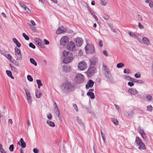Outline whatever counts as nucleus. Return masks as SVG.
Segmentation results:
<instances>
[{
  "mask_svg": "<svg viewBox=\"0 0 153 153\" xmlns=\"http://www.w3.org/2000/svg\"><path fill=\"white\" fill-rule=\"evenodd\" d=\"M73 84L69 82H65L62 85V90L64 93H70L74 90Z\"/></svg>",
  "mask_w": 153,
  "mask_h": 153,
  "instance_id": "obj_1",
  "label": "nucleus"
},
{
  "mask_svg": "<svg viewBox=\"0 0 153 153\" xmlns=\"http://www.w3.org/2000/svg\"><path fill=\"white\" fill-rule=\"evenodd\" d=\"M63 55L65 58L63 60V63L67 64L73 61L74 58L72 53H70L66 51H64L63 53Z\"/></svg>",
  "mask_w": 153,
  "mask_h": 153,
  "instance_id": "obj_2",
  "label": "nucleus"
},
{
  "mask_svg": "<svg viewBox=\"0 0 153 153\" xmlns=\"http://www.w3.org/2000/svg\"><path fill=\"white\" fill-rule=\"evenodd\" d=\"M84 76L82 74L76 75L74 79V82L77 84H81L83 82L84 80Z\"/></svg>",
  "mask_w": 153,
  "mask_h": 153,
  "instance_id": "obj_3",
  "label": "nucleus"
},
{
  "mask_svg": "<svg viewBox=\"0 0 153 153\" xmlns=\"http://www.w3.org/2000/svg\"><path fill=\"white\" fill-rule=\"evenodd\" d=\"M85 49L87 53L88 54L93 53L95 51L94 46L91 44H88L85 48Z\"/></svg>",
  "mask_w": 153,
  "mask_h": 153,
  "instance_id": "obj_4",
  "label": "nucleus"
},
{
  "mask_svg": "<svg viewBox=\"0 0 153 153\" xmlns=\"http://www.w3.org/2000/svg\"><path fill=\"white\" fill-rule=\"evenodd\" d=\"M136 142L137 144L139 146L138 149L140 150L143 149H145L146 148L145 144L141 141L140 139L138 137H136Z\"/></svg>",
  "mask_w": 153,
  "mask_h": 153,
  "instance_id": "obj_5",
  "label": "nucleus"
},
{
  "mask_svg": "<svg viewBox=\"0 0 153 153\" xmlns=\"http://www.w3.org/2000/svg\"><path fill=\"white\" fill-rule=\"evenodd\" d=\"M87 68V64L84 61L80 62L78 65V69L80 71H83Z\"/></svg>",
  "mask_w": 153,
  "mask_h": 153,
  "instance_id": "obj_6",
  "label": "nucleus"
},
{
  "mask_svg": "<svg viewBox=\"0 0 153 153\" xmlns=\"http://www.w3.org/2000/svg\"><path fill=\"white\" fill-rule=\"evenodd\" d=\"M15 53L16 56V59L17 60H21L22 59V57L20 50L16 47L15 48Z\"/></svg>",
  "mask_w": 153,
  "mask_h": 153,
  "instance_id": "obj_7",
  "label": "nucleus"
},
{
  "mask_svg": "<svg viewBox=\"0 0 153 153\" xmlns=\"http://www.w3.org/2000/svg\"><path fill=\"white\" fill-rule=\"evenodd\" d=\"M134 112L131 109L126 110L125 111L124 115L127 118L130 119L133 117Z\"/></svg>",
  "mask_w": 153,
  "mask_h": 153,
  "instance_id": "obj_8",
  "label": "nucleus"
},
{
  "mask_svg": "<svg viewBox=\"0 0 153 153\" xmlns=\"http://www.w3.org/2000/svg\"><path fill=\"white\" fill-rule=\"evenodd\" d=\"M68 38L67 36H63L60 39V44L63 46L66 45L68 42Z\"/></svg>",
  "mask_w": 153,
  "mask_h": 153,
  "instance_id": "obj_9",
  "label": "nucleus"
},
{
  "mask_svg": "<svg viewBox=\"0 0 153 153\" xmlns=\"http://www.w3.org/2000/svg\"><path fill=\"white\" fill-rule=\"evenodd\" d=\"M105 77L107 78L109 82L112 83L113 82V79L110 72L108 71L104 72Z\"/></svg>",
  "mask_w": 153,
  "mask_h": 153,
  "instance_id": "obj_10",
  "label": "nucleus"
},
{
  "mask_svg": "<svg viewBox=\"0 0 153 153\" xmlns=\"http://www.w3.org/2000/svg\"><path fill=\"white\" fill-rule=\"evenodd\" d=\"M25 91L28 103L29 104H31L32 102V99L30 91L27 89H25Z\"/></svg>",
  "mask_w": 153,
  "mask_h": 153,
  "instance_id": "obj_11",
  "label": "nucleus"
},
{
  "mask_svg": "<svg viewBox=\"0 0 153 153\" xmlns=\"http://www.w3.org/2000/svg\"><path fill=\"white\" fill-rule=\"evenodd\" d=\"M67 48L69 50L74 51L75 50L76 46L74 42L71 41L68 43Z\"/></svg>",
  "mask_w": 153,
  "mask_h": 153,
  "instance_id": "obj_12",
  "label": "nucleus"
},
{
  "mask_svg": "<svg viewBox=\"0 0 153 153\" xmlns=\"http://www.w3.org/2000/svg\"><path fill=\"white\" fill-rule=\"evenodd\" d=\"M128 92L130 95L134 96L138 93V91L136 88H130L128 89Z\"/></svg>",
  "mask_w": 153,
  "mask_h": 153,
  "instance_id": "obj_13",
  "label": "nucleus"
},
{
  "mask_svg": "<svg viewBox=\"0 0 153 153\" xmlns=\"http://www.w3.org/2000/svg\"><path fill=\"white\" fill-rule=\"evenodd\" d=\"M95 68L94 66H91L90 67L87 72L88 76H92L95 72Z\"/></svg>",
  "mask_w": 153,
  "mask_h": 153,
  "instance_id": "obj_14",
  "label": "nucleus"
},
{
  "mask_svg": "<svg viewBox=\"0 0 153 153\" xmlns=\"http://www.w3.org/2000/svg\"><path fill=\"white\" fill-rule=\"evenodd\" d=\"M74 41L76 43L77 46L80 47L82 44L83 40L81 38L77 37L75 39Z\"/></svg>",
  "mask_w": 153,
  "mask_h": 153,
  "instance_id": "obj_15",
  "label": "nucleus"
},
{
  "mask_svg": "<svg viewBox=\"0 0 153 153\" xmlns=\"http://www.w3.org/2000/svg\"><path fill=\"white\" fill-rule=\"evenodd\" d=\"M66 31V29L63 26L60 27L56 31V34H59L64 33Z\"/></svg>",
  "mask_w": 153,
  "mask_h": 153,
  "instance_id": "obj_16",
  "label": "nucleus"
},
{
  "mask_svg": "<svg viewBox=\"0 0 153 153\" xmlns=\"http://www.w3.org/2000/svg\"><path fill=\"white\" fill-rule=\"evenodd\" d=\"M94 82L92 80H89L85 85L86 88L89 89L90 88L92 87L94 85Z\"/></svg>",
  "mask_w": 153,
  "mask_h": 153,
  "instance_id": "obj_17",
  "label": "nucleus"
},
{
  "mask_svg": "<svg viewBox=\"0 0 153 153\" xmlns=\"http://www.w3.org/2000/svg\"><path fill=\"white\" fill-rule=\"evenodd\" d=\"M128 33L131 37L134 39H137L140 42V40L138 38V36H139V35L137 33H135L131 32H129Z\"/></svg>",
  "mask_w": 153,
  "mask_h": 153,
  "instance_id": "obj_18",
  "label": "nucleus"
},
{
  "mask_svg": "<svg viewBox=\"0 0 153 153\" xmlns=\"http://www.w3.org/2000/svg\"><path fill=\"white\" fill-rule=\"evenodd\" d=\"M76 120L78 124L79 125V127L80 129H83L84 128L83 124L81 120L78 117H76Z\"/></svg>",
  "mask_w": 153,
  "mask_h": 153,
  "instance_id": "obj_19",
  "label": "nucleus"
},
{
  "mask_svg": "<svg viewBox=\"0 0 153 153\" xmlns=\"http://www.w3.org/2000/svg\"><path fill=\"white\" fill-rule=\"evenodd\" d=\"M90 64L91 65H94L97 61V58L95 57H93L90 60Z\"/></svg>",
  "mask_w": 153,
  "mask_h": 153,
  "instance_id": "obj_20",
  "label": "nucleus"
},
{
  "mask_svg": "<svg viewBox=\"0 0 153 153\" xmlns=\"http://www.w3.org/2000/svg\"><path fill=\"white\" fill-rule=\"evenodd\" d=\"M18 144L23 148H25L26 147V143L22 138L20 139V142H18Z\"/></svg>",
  "mask_w": 153,
  "mask_h": 153,
  "instance_id": "obj_21",
  "label": "nucleus"
},
{
  "mask_svg": "<svg viewBox=\"0 0 153 153\" xmlns=\"http://www.w3.org/2000/svg\"><path fill=\"white\" fill-rule=\"evenodd\" d=\"M54 111L56 115L58 117L59 119L61 120V114L60 112V111L58 108H53Z\"/></svg>",
  "mask_w": 153,
  "mask_h": 153,
  "instance_id": "obj_22",
  "label": "nucleus"
},
{
  "mask_svg": "<svg viewBox=\"0 0 153 153\" xmlns=\"http://www.w3.org/2000/svg\"><path fill=\"white\" fill-rule=\"evenodd\" d=\"M71 69V67L68 65L67 64H65L63 66L62 69L65 72H67L70 71Z\"/></svg>",
  "mask_w": 153,
  "mask_h": 153,
  "instance_id": "obj_23",
  "label": "nucleus"
},
{
  "mask_svg": "<svg viewBox=\"0 0 153 153\" xmlns=\"http://www.w3.org/2000/svg\"><path fill=\"white\" fill-rule=\"evenodd\" d=\"M142 41L143 43L146 45L149 46L150 43L149 39L146 37H143L142 39Z\"/></svg>",
  "mask_w": 153,
  "mask_h": 153,
  "instance_id": "obj_24",
  "label": "nucleus"
},
{
  "mask_svg": "<svg viewBox=\"0 0 153 153\" xmlns=\"http://www.w3.org/2000/svg\"><path fill=\"white\" fill-rule=\"evenodd\" d=\"M13 41L15 44L18 47L20 48L21 47V44L19 42V41H18L17 40L16 38H13Z\"/></svg>",
  "mask_w": 153,
  "mask_h": 153,
  "instance_id": "obj_25",
  "label": "nucleus"
},
{
  "mask_svg": "<svg viewBox=\"0 0 153 153\" xmlns=\"http://www.w3.org/2000/svg\"><path fill=\"white\" fill-rule=\"evenodd\" d=\"M46 123L47 124L51 127H53L55 126L54 123L50 120H47L46 121Z\"/></svg>",
  "mask_w": 153,
  "mask_h": 153,
  "instance_id": "obj_26",
  "label": "nucleus"
},
{
  "mask_svg": "<svg viewBox=\"0 0 153 153\" xmlns=\"http://www.w3.org/2000/svg\"><path fill=\"white\" fill-rule=\"evenodd\" d=\"M87 95L88 96L90 97L92 99H94L95 98V96L93 92H87Z\"/></svg>",
  "mask_w": 153,
  "mask_h": 153,
  "instance_id": "obj_27",
  "label": "nucleus"
},
{
  "mask_svg": "<svg viewBox=\"0 0 153 153\" xmlns=\"http://www.w3.org/2000/svg\"><path fill=\"white\" fill-rule=\"evenodd\" d=\"M6 73L7 75L9 77H10L12 79H14V77L12 75V73L11 71H10L7 70L6 71Z\"/></svg>",
  "mask_w": 153,
  "mask_h": 153,
  "instance_id": "obj_28",
  "label": "nucleus"
},
{
  "mask_svg": "<svg viewBox=\"0 0 153 153\" xmlns=\"http://www.w3.org/2000/svg\"><path fill=\"white\" fill-rule=\"evenodd\" d=\"M89 11L91 14L92 15L94 18L97 21H98V18L96 15H95L94 12L91 10H89Z\"/></svg>",
  "mask_w": 153,
  "mask_h": 153,
  "instance_id": "obj_29",
  "label": "nucleus"
},
{
  "mask_svg": "<svg viewBox=\"0 0 153 153\" xmlns=\"http://www.w3.org/2000/svg\"><path fill=\"white\" fill-rule=\"evenodd\" d=\"M35 94L36 97L38 98H39L42 95V93L39 91H36Z\"/></svg>",
  "mask_w": 153,
  "mask_h": 153,
  "instance_id": "obj_30",
  "label": "nucleus"
},
{
  "mask_svg": "<svg viewBox=\"0 0 153 153\" xmlns=\"http://www.w3.org/2000/svg\"><path fill=\"white\" fill-rule=\"evenodd\" d=\"M146 98L149 102H151L152 100V97L151 95L147 94L146 96Z\"/></svg>",
  "mask_w": 153,
  "mask_h": 153,
  "instance_id": "obj_31",
  "label": "nucleus"
},
{
  "mask_svg": "<svg viewBox=\"0 0 153 153\" xmlns=\"http://www.w3.org/2000/svg\"><path fill=\"white\" fill-rule=\"evenodd\" d=\"M36 82L38 85V88L39 89L41 86L43 85L42 84L41 82V80L39 79H37Z\"/></svg>",
  "mask_w": 153,
  "mask_h": 153,
  "instance_id": "obj_32",
  "label": "nucleus"
},
{
  "mask_svg": "<svg viewBox=\"0 0 153 153\" xmlns=\"http://www.w3.org/2000/svg\"><path fill=\"white\" fill-rule=\"evenodd\" d=\"M30 62L32 64H33L35 66H36L37 65V64L36 62L35 61L34 59L32 58H31L30 59Z\"/></svg>",
  "mask_w": 153,
  "mask_h": 153,
  "instance_id": "obj_33",
  "label": "nucleus"
},
{
  "mask_svg": "<svg viewBox=\"0 0 153 153\" xmlns=\"http://www.w3.org/2000/svg\"><path fill=\"white\" fill-rule=\"evenodd\" d=\"M10 66L11 68V69L12 71L16 73H17V70L15 67L12 65L11 64H10Z\"/></svg>",
  "mask_w": 153,
  "mask_h": 153,
  "instance_id": "obj_34",
  "label": "nucleus"
},
{
  "mask_svg": "<svg viewBox=\"0 0 153 153\" xmlns=\"http://www.w3.org/2000/svg\"><path fill=\"white\" fill-rule=\"evenodd\" d=\"M111 121L115 125H117L118 124L117 120L114 118L111 119Z\"/></svg>",
  "mask_w": 153,
  "mask_h": 153,
  "instance_id": "obj_35",
  "label": "nucleus"
},
{
  "mask_svg": "<svg viewBox=\"0 0 153 153\" xmlns=\"http://www.w3.org/2000/svg\"><path fill=\"white\" fill-rule=\"evenodd\" d=\"M153 108L151 105H148L147 107V111L150 112H151Z\"/></svg>",
  "mask_w": 153,
  "mask_h": 153,
  "instance_id": "obj_36",
  "label": "nucleus"
},
{
  "mask_svg": "<svg viewBox=\"0 0 153 153\" xmlns=\"http://www.w3.org/2000/svg\"><path fill=\"white\" fill-rule=\"evenodd\" d=\"M124 65L123 63H120L117 64V67L118 68H120L124 66Z\"/></svg>",
  "mask_w": 153,
  "mask_h": 153,
  "instance_id": "obj_37",
  "label": "nucleus"
},
{
  "mask_svg": "<svg viewBox=\"0 0 153 153\" xmlns=\"http://www.w3.org/2000/svg\"><path fill=\"white\" fill-rule=\"evenodd\" d=\"M22 36L25 39V40H29V38L28 36L25 33H22Z\"/></svg>",
  "mask_w": 153,
  "mask_h": 153,
  "instance_id": "obj_38",
  "label": "nucleus"
},
{
  "mask_svg": "<svg viewBox=\"0 0 153 153\" xmlns=\"http://www.w3.org/2000/svg\"><path fill=\"white\" fill-rule=\"evenodd\" d=\"M27 79L30 82H32L33 80V79L31 76L29 75H28L27 76Z\"/></svg>",
  "mask_w": 153,
  "mask_h": 153,
  "instance_id": "obj_39",
  "label": "nucleus"
},
{
  "mask_svg": "<svg viewBox=\"0 0 153 153\" xmlns=\"http://www.w3.org/2000/svg\"><path fill=\"white\" fill-rule=\"evenodd\" d=\"M12 62L15 65L19 67V62L15 60H13L12 61Z\"/></svg>",
  "mask_w": 153,
  "mask_h": 153,
  "instance_id": "obj_40",
  "label": "nucleus"
},
{
  "mask_svg": "<svg viewBox=\"0 0 153 153\" xmlns=\"http://www.w3.org/2000/svg\"><path fill=\"white\" fill-rule=\"evenodd\" d=\"M103 69L104 71V72L108 71V69L107 68V67L104 64L103 65Z\"/></svg>",
  "mask_w": 153,
  "mask_h": 153,
  "instance_id": "obj_41",
  "label": "nucleus"
},
{
  "mask_svg": "<svg viewBox=\"0 0 153 153\" xmlns=\"http://www.w3.org/2000/svg\"><path fill=\"white\" fill-rule=\"evenodd\" d=\"M9 149L10 152H13L14 150V145L13 144L10 145L9 146Z\"/></svg>",
  "mask_w": 153,
  "mask_h": 153,
  "instance_id": "obj_42",
  "label": "nucleus"
},
{
  "mask_svg": "<svg viewBox=\"0 0 153 153\" xmlns=\"http://www.w3.org/2000/svg\"><path fill=\"white\" fill-rule=\"evenodd\" d=\"M131 77L129 76H124V78L128 81H130Z\"/></svg>",
  "mask_w": 153,
  "mask_h": 153,
  "instance_id": "obj_43",
  "label": "nucleus"
},
{
  "mask_svg": "<svg viewBox=\"0 0 153 153\" xmlns=\"http://www.w3.org/2000/svg\"><path fill=\"white\" fill-rule=\"evenodd\" d=\"M0 52L1 54L5 56H6L7 54V52L3 50L1 51Z\"/></svg>",
  "mask_w": 153,
  "mask_h": 153,
  "instance_id": "obj_44",
  "label": "nucleus"
},
{
  "mask_svg": "<svg viewBox=\"0 0 153 153\" xmlns=\"http://www.w3.org/2000/svg\"><path fill=\"white\" fill-rule=\"evenodd\" d=\"M9 60L11 61L12 56L10 54H7L5 56Z\"/></svg>",
  "mask_w": 153,
  "mask_h": 153,
  "instance_id": "obj_45",
  "label": "nucleus"
},
{
  "mask_svg": "<svg viewBox=\"0 0 153 153\" xmlns=\"http://www.w3.org/2000/svg\"><path fill=\"white\" fill-rule=\"evenodd\" d=\"M123 73L125 74H129L130 73V71L129 69H124L123 71Z\"/></svg>",
  "mask_w": 153,
  "mask_h": 153,
  "instance_id": "obj_46",
  "label": "nucleus"
},
{
  "mask_svg": "<svg viewBox=\"0 0 153 153\" xmlns=\"http://www.w3.org/2000/svg\"><path fill=\"white\" fill-rule=\"evenodd\" d=\"M73 106L76 111H78V109L77 108V106L76 104H73Z\"/></svg>",
  "mask_w": 153,
  "mask_h": 153,
  "instance_id": "obj_47",
  "label": "nucleus"
},
{
  "mask_svg": "<svg viewBox=\"0 0 153 153\" xmlns=\"http://www.w3.org/2000/svg\"><path fill=\"white\" fill-rule=\"evenodd\" d=\"M103 18L105 20H108L109 19V17L107 15L105 14H103L102 15Z\"/></svg>",
  "mask_w": 153,
  "mask_h": 153,
  "instance_id": "obj_48",
  "label": "nucleus"
},
{
  "mask_svg": "<svg viewBox=\"0 0 153 153\" xmlns=\"http://www.w3.org/2000/svg\"><path fill=\"white\" fill-rule=\"evenodd\" d=\"M29 46L30 47L33 49H35L36 48L35 46L34 45H33L32 43L31 42L29 43Z\"/></svg>",
  "mask_w": 153,
  "mask_h": 153,
  "instance_id": "obj_49",
  "label": "nucleus"
},
{
  "mask_svg": "<svg viewBox=\"0 0 153 153\" xmlns=\"http://www.w3.org/2000/svg\"><path fill=\"white\" fill-rule=\"evenodd\" d=\"M101 4L102 5L105 6L106 4V2L105 0H100Z\"/></svg>",
  "mask_w": 153,
  "mask_h": 153,
  "instance_id": "obj_50",
  "label": "nucleus"
},
{
  "mask_svg": "<svg viewBox=\"0 0 153 153\" xmlns=\"http://www.w3.org/2000/svg\"><path fill=\"white\" fill-rule=\"evenodd\" d=\"M134 82L137 83H143L144 82L142 80L137 79H135Z\"/></svg>",
  "mask_w": 153,
  "mask_h": 153,
  "instance_id": "obj_51",
  "label": "nucleus"
},
{
  "mask_svg": "<svg viewBox=\"0 0 153 153\" xmlns=\"http://www.w3.org/2000/svg\"><path fill=\"white\" fill-rule=\"evenodd\" d=\"M47 117L49 120H51L52 118V115L50 113H49L47 115Z\"/></svg>",
  "mask_w": 153,
  "mask_h": 153,
  "instance_id": "obj_52",
  "label": "nucleus"
},
{
  "mask_svg": "<svg viewBox=\"0 0 153 153\" xmlns=\"http://www.w3.org/2000/svg\"><path fill=\"white\" fill-rule=\"evenodd\" d=\"M139 132L141 135L143 134L144 133H145L143 130L142 129H141L140 128H139Z\"/></svg>",
  "mask_w": 153,
  "mask_h": 153,
  "instance_id": "obj_53",
  "label": "nucleus"
},
{
  "mask_svg": "<svg viewBox=\"0 0 153 153\" xmlns=\"http://www.w3.org/2000/svg\"><path fill=\"white\" fill-rule=\"evenodd\" d=\"M139 132L141 135L143 134L144 133H145L143 130L142 129H141L140 128H139Z\"/></svg>",
  "mask_w": 153,
  "mask_h": 153,
  "instance_id": "obj_54",
  "label": "nucleus"
},
{
  "mask_svg": "<svg viewBox=\"0 0 153 153\" xmlns=\"http://www.w3.org/2000/svg\"><path fill=\"white\" fill-rule=\"evenodd\" d=\"M37 44L38 45L40 46L41 48H42L44 46V44H42L41 42V41L40 40V41H39L37 43Z\"/></svg>",
  "mask_w": 153,
  "mask_h": 153,
  "instance_id": "obj_55",
  "label": "nucleus"
},
{
  "mask_svg": "<svg viewBox=\"0 0 153 153\" xmlns=\"http://www.w3.org/2000/svg\"><path fill=\"white\" fill-rule=\"evenodd\" d=\"M128 85L130 87H132L134 85V83L133 82H129L128 83Z\"/></svg>",
  "mask_w": 153,
  "mask_h": 153,
  "instance_id": "obj_56",
  "label": "nucleus"
},
{
  "mask_svg": "<svg viewBox=\"0 0 153 153\" xmlns=\"http://www.w3.org/2000/svg\"><path fill=\"white\" fill-rule=\"evenodd\" d=\"M24 9L28 13H30V9L27 6Z\"/></svg>",
  "mask_w": 153,
  "mask_h": 153,
  "instance_id": "obj_57",
  "label": "nucleus"
},
{
  "mask_svg": "<svg viewBox=\"0 0 153 153\" xmlns=\"http://www.w3.org/2000/svg\"><path fill=\"white\" fill-rule=\"evenodd\" d=\"M114 106L118 112L119 113H120V110L118 106L116 104L114 105Z\"/></svg>",
  "mask_w": 153,
  "mask_h": 153,
  "instance_id": "obj_58",
  "label": "nucleus"
},
{
  "mask_svg": "<svg viewBox=\"0 0 153 153\" xmlns=\"http://www.w3.org/2000/svg\"><path fill=\"white\" fill-rule=\"evenodd\" d=\"M43 42L44 44L46 45H48L49 44V41L45 39H44Z\"/></svg>",
  "mask_w": 153,
  "mask_h": 153,
  "instance_id": "obj_59",
  "label": "nucleus"
},
{
  "mask_svg": "<svg viewBox=\"0 0 153 153\" xmlns=\"http://www.w3.org/2000/svg\"><path fill=\"white\" fill-rule=\"evenodd\" d=\"M19 4L24 9L26 7V6L24 4L20 2L19 3Z\"/></svg>",
  "mask_w": 153,
  "mask_h": 153,
  "instance_id": "obj_60",
  "label": "nucleus"
},
{
  "mask_svg": "<svg viewBox=\"0 0 153 153\" xmlns=\"http://www.w3.org/2000/svg\"><path fill=\"white\" fill-rule=\"evenodd\" d=\"M143 138L144 140H146V137L145 133L141 135Z\"/></svg>",
  "mask_w": 153,
  "mask_h": 153,
  "instance_id": "obj_61",
  "label": "nucleus"
},
{
  "mask_svg": "<svg viewBox=\"0 0 153 153\" xmlns=\"http://www.w3.org/2000/svg\"><path fill=\"white\" fill-rule=\"evenodd\" d=\"M134 77L137 78H140V75L139 74H135L134 75Z\"/></svg>",
  "mask_w": 153,
  "mask_h": 153,
  "instance_id": "obj_62",
  "label": "nucleus"
},
{
  "mask_svg": "<svg viewBox=\"0 0 153 153\" xmlns=\"http://www.w3.org/2000/svg\"><path fill=\"white\" fill-rule=\"evenodd\" d=\"M149 5L151 8L153 7V2L151 1L149 2Z\"/></svg>",
  "mask_w": 153,
  "mask_h": 153,
  "instance_id": "obj_63",
  "label": "nucleus"
},
{
  "mask_svg": "<svg viewBox=\"0 0 153 153\" xmlns=\"http://www.w3.org/2000/svg\"><path fill=\"white\" fill-rule=\"evenodd\" d=\"M53 108H58L56 102L54 101H53Z\"/></svg>",
  "mask_w": 153,
  "mask_h": 153,
  "instance_id": "obj_64",
  "label": "nucleus"
}]
</instances>
